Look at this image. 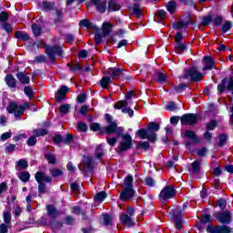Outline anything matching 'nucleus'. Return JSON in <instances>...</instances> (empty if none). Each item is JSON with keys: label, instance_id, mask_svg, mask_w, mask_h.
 I'll return each instance as SVG.
<instances>
[{"label": "nucleus", "instance_id": "35", "mask_svg": "<svg viewBox=\"0 0 233 233\" xmlns=\"http://www.w3.org/2000/svg\"><path fill=\"white\" fill-rule=\"evenodd\" d=\"M72 106H70V105L68 104H64L60 106L59 108V112L60 114H64V115H66V114H69L70 113V110H71Z\"/></svg>", "mask_w": 233, "mask_h": 233}, {"label": "nucleus", "instance_id": "16", "mask_svg": "<svg viewBox=\"0 0 233 233\" xmlns=\"http://www.w3.org/2000/svg\"><path fill=\"white\" fill-rule=\"evenodd\" d=\"M134 196H136V191L134 189H123L120 193V199L122 201H130Z\"/></svg>", "mask_w": 233, "mask_h": 233}, {"label": "nucleus", "instance_id": "33", "mask_svg": "<svg viewBox=\"0 0 233 233\" xmlns=\"http://www.w3.org/2000/svg\"><path fill=\"white\" fill-rule=\"evenodd\" d=\"M102 30L104 35H108L110 34V30H112V25L108 22H105L102 25Z\"/></svg>", "mask_w": 233, "mask_h": 233}, {"label": "nucleus", "instance_id": "9", "mask_svg": "<svg viewBox=\"0 0 233 233\" xmlns=\"http://www.w3.org/2000/svg\"><path fill=\"white\" fill-rule=\"evenodd\" d=\"M137 134L139 136L140 139H148V141H151V143L157 140L156 133H150L148 129H139L137 130Z\"/></svg>", "mask_w": 233, "mask_h": 233}, {"label": "nucleus", "instance_id": "37", "mask_svg": "<svg viewBox=\"0 0 233 233\" xmlns=\"http://www.w3.org/2000/svg\"><path fill=\"white\" fill-rule=\"evenodd\" d=\"M33 133L35 137H40V136H46L48 134V131H46V129L45 128H38L35 129Z\"/></svg>", "mask_w": 233, "mask_h": 233}, {"label": "nucleus", "instance_id": "47", "mask_svg": "<svg viewBox=\"0 0 233 233\" xmlns=\"http://www.w3.org/2000/svg\"><path fill=\"white\" fill-rule=\"evenodd\" d=\"M3 218H4V222L5 224H8L10 223V221H12V215L8 211L4 212Z\"/></svg>", "mask_w": 233, "mask_h": 233}, {"label": "nucleus", "instance_id": "17", "mask_svg": "<svg viewBox=\"0 0 233 233\" xmlns=\"http://www.w3.org/2000/svg\"><path fill=\"white\" fill-rule=\"evenodd\" d=\"M106 74L107 76H110L112 79H117L118 77H121V76L123 75V69L111 67L106 70Z\"/></svg>", "mask_w": 233, "mask_h": 233}, {"label": "nucleus", "instance_id": "48", "mask_svg": "<svg viewBox=\"0 0 233 233\" xmlns=\"http://www.w3.org/2000/svg\"><path fill=\"white\" fill-rule=\"evenodd\" d=\"M46 158L47 159L48 163L50 165H55L56 163V157L52 154V153H49L46 156Z\"/></svg>", "mask_w": 233, "mask_h": 233}, {"label": "nucleus", "instance_id": "13", "mask_svg": "<svg viewBox=\"0 0 233 233\" xmlns=\"http://www.w3.org/2000/svg\"><path fill=\"white\" fill-rule=\"evenodd\" d=\"M181 125H196L198 123V116L194 114H186L181 116Z\"/></svg>", "mask_w": 233, "mask_h": 233}, {"label": "nucleus", "instance_id": "38", "mask_svg": "<svg viewBox=\"0 0 233 233\" xmlns=\"http://www.w3.org/2000/svg\"><path fill=\"white\" fill-rule=\"evenodd\" d=\"M110 81H112L110 76H104L101 79V82H100L101 87L102 88H108V85H110Z\"/></svg>", "mask_w": 233, "mask_h": 233}, {"label": "nucleus", "instance_id": "40", "mask_svg": "<svg viewBox=\"0 0 233 233\" xmlns=\"http://www.w3.org/2000/svg\"><path fill=\"white\" fill-rule=\"evenodd\" d=\"M17 167L18 168L25 170V168H28V162H26L25 159H20L17 161Z\"/></svg>", "mask_w": 233, "mask_h": 233}, {"label": "nucleus", "instance_id": "60", "mask_svg": "<svg viewBox=\"0 0 233 233\" xmlns=\"http://www.w3.org/2000/svg\"><path fill=\"white\" fill-rule=\"evenodd\" d=\"M218 207L221 208V210H224L225 207H227V200L223 199V198H220L218 201Z\"/></svg>", "mask_w": 233, "mask_h": 233}, {"label": "nucleus", "instance_id": "30", "mask_svg": "<svg viewBox=\"0 0 233 233\" xmlns=\"http://www.w3.org/2000/svg\"><path fill=\"white\" fill-rule=\"evenodd\" d=\"M47 214L49 218H57V209L54 206L49 205L47 206Z\"/></svg>", "mask_w": 233, "mask_h": 233}, {"label": "nucleus", "instance_id": "57", "mask_svg": "<svg viewBox=\"0 0 233 233\" xmlns=\"http://www.w3.org/2000/svg\"><path fill=\"white\" fill-rule=\"evenodd\" d=\"M212 23V16L208 15L206 17H204L202 24L204 25V26H208V25H210Z\"/></svg>", "mask_w": 233, "mask_h": 233}, {"label": "nucleus", "instance_id": "59", "mask_svg": "<svg viewBox=\"0 0 233 233\" xmlns=\"http://www.w3.org/2000/svg\"><path fill=\"white\" fill-rule=\"evenodd\" d=\"M208 152V151L206 149V147H202L198 150L197 154H198V156L203 157L207 156Z\"/></svg>", "mask_w": 233, "mask_h": 233}, {"label": "nucleus", "instance_id": "5", "mask_svg": "<svg viewBox=\"0 0 233 233\" xmlns=\"http://www.w3.org/2000/svg\"><path fill=\"white\" fill-rule=\"evenodd\" d=\"M170 216L176 228H177V230H181V228H183V211L177 208L172 211Z\"/></svg>", "mask_w": 233, "mask_h": 233}, {"label": "nucleus", "instance_id": "63", "mask_svg": "<svg viewBox=\"0 0 233 233\" xmlns=\"http://www.w3.org/2000/svg\"><path fill=\"white\" fill-rule=\"evenodd\" d=\"M8 19V13L2 12L0 13V21L5 23Z\"/></svg>", "mask_w": 233, "mask_h": 233}, {"label": "nucleus", "instance_id": "29", "mask_svg": "<svg viewBox=\"0 0 233 233\" xmlns=\"http://www.w3.org/2000/svg\"><path fill=\"white\" fill-rule=\"evenodd\" d=\"M159 130V125L150 122L147 127V131L149 134H155L154 132H157Z\"/></svg>", "mask_w": 233, "mask_h": 233}, {"label": "nucleus", "instance_id": "39", "mask_svg": "<svg viewBox=\"0 0 233 233\" xmlns=\"http://www.w3.org/2000/svg\"><path fill=\"white\" fill-rule=\"evenodd\" d=\"M16 39H21L22 41H28L29 36L26 33L16 32L15 33Z\"/></svg>", "mask_w": 233, "mask_h": 233}, {"label": "nucleus", "instance_id": "64", "mask_svg": "<svg viewBox=\"0 0 233 233\" xmlns=\"http://www.w3.org/2000/svg\"><path fill=\"white\" fill-rule=\"evenodd\" d=\"M103 225H110V216L108 215H104L103 216Z\"/></svg>", "mask_w": 233, "mask_h": 233}, {"label": "nucleus", "instance_id": "1", "mask_svg": "<svg viewBox=\"0 0 233 233\" xmlns=\"http://www.w3.org/2000/svg\"><path fill=\"white\" fill-rule=\"evenodd\" d=\"M35 180L38 183L39 196H42V194H45L46 190V183H51L52 177H50L48 175H46L41 171H38L35 174Z\"/></svg>", "mask_w": 233, "mask_h": 233}, {"label": "nucleus", "instance_id": "36", "mask_svg": "<svg viewBox=\"0 0 233 233\" xmlns=\"http://www.w3.org/2000/svg\"><path fill=\"white\" fill-rule=\"evenodd\" d=\"M18 177L24 183H26L30 179V173H28L27 171H24L18 175Z\"/></svg>", "mask_w": 233, "mask_h": 233}, {"label": "nucleus", "instance_id": "45", "mask_svg": "<svg viewBox=\"0 0 233 233\" xmlns=\"http://www.w3.org/2000/svg\"><path fill=\"white\" fill-rule=\"evenodd\" d=\"M32 30H33V34L34 35H41V27L39 25H37L36 24H34L32 25Z\"/></svg>", "mask_w": 233, "mask_h": 233}, {"label": "nucleus", "instance_id": "25", "mask_svg": "<svg viewBox=\"0 0 233 233\" xmlns=\"http://www.w3.org/2000/svg\"><path fill=\"white\" fill-rule=\"evenodd\" d=\"M154 81H157V83H167V75L163 73H156L153 76Z\"/></svg>", "mask_w": 233, "mask_h": 233}, {"label": "nucleus", "instance_id": "49", "mask_svg": "<svg viewBox=\"0 0 233 233\" xmlns=\"http://www.w3.org/2000/svg\"><path fill=\"white\" fill-rule=\"evenodd\" d=\"M35 143H37V138L35 137H30L27 139L28 147H34V146H35Z\"/></svg>", "mask_w": 233, "mask_h": 233}, {"label": "nucleus", "instance_id": "8", "mask_svg": "<svg viewBox=\"0 0 233 233\" xmlns=\"http://www.w3.org/2000/svg\"><path fill=\"white\" fill-rule=\"evenodd\" d=\"M174 196H176V189L172 186L164 187L159 194V198L163 201H167V199H172Z\"/></svg>", "mask_w": 233, "mask_h": 233}, {"label": "nucleus", "instance_id": "53", "mask_svg": "<svg viewBox=\"0 0 233 233\" xmlns=\"http://www.w3.org/2000/svg\"><path fill=\"white\" fill-rule=\"evenodd\" d=\"M24 92L29 97H32L34 96V91L32 90V87H30V86H25L24 88Z\"/></svg>", "mask_w": 233, "mask_h": 233}, {"label": "nucleus", "instance_id": "58", "mask_svg": "<svg viewBox=\"0 0 233 233\" xmlns=\"http://www.w3.org/2000/svg\"><path fill=\"white\" fill-rule=\"evenodd\" d=\"M106 141L110 145V147H115L116 144L117 143V138H116V137H107Z\"/></svg>", "mask_w": 233, "mask_h": 233}, {"label": "nucleus", "instance_id": "43", "mask_svg": "<svg viewBox=\"0 0 233 233\" xmlns=\"http://www.w3.org/2000/svg\"><path fill=\"white\" fill-rule=\"evenodd\" d=\"M167 10L169 12V14L176 12V2H168L167 5Z\"/></svg>", "mask_w": 233, "mask_h": 233}, {"label": "nucleus", "instance_id": "26", "mask_svg": "<svg viewBox=\"0 0 233 233\" xmlns=\"http://www.w3.org/2000/svg\"><path fill=\"white\" fill-rule=\"evenodd\" d=\"M185 137H188L192 141V143H199V138L196 136V133L194 131L187 130L185 132Z\"/></svg>", "mask_w": 233, "mask_h": 233}, {"label": "nucleus", "instance_id": "62", "mask_svg": "<svg viewBox=\"0 0 233 233\" xmlns=\"http://www.w3.org/2000/svg\"><path fill=\"white\" fill-rule=\"evenodd\" d=\"M80 26H86V28H90L92 26V24L88 20H82L80 22Z\"/></svg>", "mask_w": 233, "mask_h": 233}, {"label": "nucleus", "instance_id": "2", "mask_svg": "<svg viewBox=\"0 0 233 233\" xmlns=\"http://www.w3.org/2000/svg\"><path fill=\"white\" fill-rule=\"evenodd\" d=\"M28 108V104L18 105L15 102H9L8 106L6 108L9 114H14L15 117L20 118L23 114H25V110Z\"/></svg>", "mask_w": 233, "mask_h": 233}, {"label": "nucleus", "instance_id": "6", "mask_svg": "<svg viewBox=\"0 0 233 233\" xmlns=\"http://www.w3.org/2000/svg\"><path fill=\"white\" fill-rule=\"evenodd\" d=\"M134 214V208H128L127 213H123L120 217L121 223H123V225H126V227H134V225H136V222H134V219L132 218Z\"/></svg>", "mask_w": 233, "mask_h": 233}, {"label": "nucleus", "instance_id": "4", "mask_svg": "<svg viewBox=\"0 0 233 233\" xmlns=\"http://www.w3.org/2000/svg\"><path fill=\"white\" fill-rule=\"evenodd\" d=\"M183 77L185 79H191V81H201V79L204 77V75L203 73L199 72L198 68L191 67L190 69H186L184 71Z\"/></svg>", "mask_w": 233, "mask_h": 233}, {"label": "nucleus", "instance_id": "12", "mask_svg": "<svg viewBox=\"0 0 233 233\" xmlns=\"http://www.w3.org/2000/svg\"><path fill=\"white\" fill-rule=\"evenodd\" d=\"M216 219L219 221V223H222L223 225H228L230 223V212L228 211H222L218 212L215 215Z\"/></svg>", "mask_w": 233, "mask_h": 233}, {"label": "nucleus", "instance_id": "23", "mask_svg": "<svg viewBox=\"0 0 233 233\" xmlns=\"http://www.w3.org/2000/svg\"><path fill=\"white\" fill-rule=\"evenodd\" d=\"M16 77L22 85H28V83H30V76H26L23 72L17 73Z\"/></svg>", "mask_w": 233, "mask_h": 233}, {"label": "nucleus", "instance_id": "7", "mask_svg": "<svg viewBox=\"0 0 233 233\" xmlns=\"http://www.w3.org/2000/svg\"><path fill=\"white\" fill-rule=\"evenodd\" d=\"M105 117L108 123V126L105 127L106 134H114L117 132V130H121L120 127L117 128V124L116 123V121L112 120V116H110L109 114H106Z\"/></svg>", "mask_w": 233, "mask_h": 233}, {"label": "nucleus", "instance_id": "46", "mask_svg": "<svg viewBox=\"0 0 233 233\" xmlns=\"http://www.w3.org/2000/svg\"><path fill=\"white\" fill-rule=\"evenodd\" d=\"M232 28V22L227 21L225 24L222 25V32L227 33L228 30Z\"/></svg>", "mask_w": 233, "mask_h": 233}, {"label": "nucleus", "instance_id": "22", "mask_svg": "<svg viewBox=\"0 0 233 233\" xmlns=\"http://www.w3.org/2000/svg\"><path fill=\"white\" fill-rule=\"evenodd\" d=\"M212 68H214V60L210 56H205L203 70H212Z\"/></svg>", "mask_w": 233, "mask_h": 233}, {"label": "nucleus", "instance_id": "50", "mask_svg": "<svg viewBox=\"0 0 233 233\" xmlns=\"http://www.w3.org/2000/svg\"><path fill=\"white\" fill-rule=\"evenodd\" d=\"M137 147L138 148H143L144 150H147V148L150 147V144H148V142L147 141L139 142Z\"/></svg>", "mask_w": 233, "mask_h": 233}, {"label": "nucleus", "instance_id": "61", "mask_svg": "<svg viewBox=\"0 0 233 233\" xmlns=\"http://www.w3.org/2000/svg\"><path fill=\"white\" fill-rule=\"evenodd\" d=\"M212 221V217L210 215H205L201 218V223H210Z\"/></svg>", "mask_w": 233, "mask_h": 233}, {"label": "nucleus", "instance_id": "21", "mask_svg": "<svg viewBox=\"0 0 233 233\" xmlns=\"http://www.w3.org/2000/svg\"><path fill=\"white\" fill-rule=\"evenodd\" d=\"M134 178L132 177V176H127L125 179H124V186L123 188L124 189H128V190H134Z\"/></svg>", "mask_w": 233, "mask_h": 233}, {"label": "nucleus", "instance_id": "24", "mask_svg": "<svg viewBox=\"0 0 233 233\" xmlns=\"http://www.w3.org/2000/svg\"><path fill=\"white\" fill-rule=\"evenodd\" d=\"M5 80L7 86H9L10 88H15V85H16L17 81L15 79L14 76L7 75L5 78Z\"/></svg>", "mask_w": 233, "mask_h": 233}, {"label": "nucleus", "instance_id": "55", "mask_svg": "<svg viewBox=\"0 0 233 233\" xmlns=\"http://www.w3.org/2000/svg\"><path fill=\"white\" fill-rule=\"evenodd\" d=\"M218 127V122L216 120H211L208 124V130H214Z\"/></svg>", "mask_w": 233, "mask_h": 233}, {"label": "nucleus", "instance_id": "56", "mask_svg": "<svg viewBox=\"0 0 233 233\" xmlns=\"http://www.w3.org/2000/svg\"><path fill=\"white\" fill-rule=\"evenodd\" d=\"M15 151V145L14 144H9L7 147H5V152L8 154H12V152Z\"/></svg>", "mask_w": 233, "mask_h": 233}, {"label": "nucleus", "instance_id": "20", "mask_svg": "<svg viewBox=\"0 0 233 233\" xmlns=\"http://www.w3.org/2000/svg\"><path fill=\"white\" fill-rule=\"evenodd\" d=\"M66 92H68V86H63L62 87H60V89L56 94V101H63V99H65V96H66Z\"/></svg>", "mask_w": 233, "mask_h": 233}, {"label": "nucleus", "instance_id": "11", "mask_svg": "<svg viewBox=\"0 0 233 233\" xmlns=\"http://www.w3.org/2000/svg\"><path fill=\"white\" fill-rule=\"evenodd\" d=\"M230 90L233 94V79L224 78L222 83L218 86V92H225V89Z\"/></svg>", "mask_w": 233, "mask_h": 233}, {"label": "nucleus", "instance_id": "14", "mask_svg": "<svg viewBox=\"0 0 233 233\" xmlns=\"http://www.w3.org/2000/svg\"><path fill=\"white\" fill-rule=\"evenodd\" d=\"M46 52L49 57V59H51V61H54L55 59V56H63V49H61V47L59 46H48L46 49Z\"/></svg>", "mask_w": 233, "mask_h": 233}, {"label": "nucleus", "instance_id": "42", "mask_svg": "<svg viewBox=\"0 0 233 233\" xmlns=\"http://www.w3.org/2000/svg\"><path fill=\"white\" fill-rule=\"evenodd\" d=\"M84 165L87 170L92 168V158L90 157H84Z\"/></svg>", "mask_w": 233, "mask_h": 233}, {"label": "nucleus", "instance_id": "10", "mask_svg": "<svg viewBox=\"0 0 233 233\" xmlns=\"http://www.w3.org/2000/svg\"><path fill=\"white\" fill-rule=\"evenodd\" d=\"M207 232L208 233H232V229L228 226H208Z\"/></svg>", "mask_w": 233, "mask_h": 233}, {"label": "nucleus", "instance_id": "3", "mask_svg": "<svg viewBox=\"0 0 233 233\" xmlns=\"http://www.w3.org/2000/svg\"><path fill=\"white\" fill-rule=\"evenodd\" d=\"M128 105H132L130 100H120L114 105L116 110H122L123 114H128L129 117H134V110L128 107Z\"/></svg>", "mask_w": 233, "mask_h": 233}, {"label": "nucleus", "instance_id": "27", "mask_svg": "<svg viewBox=\"0 0 233 233\" xmlns=\"http://www.w3.org/2000/svg\"><path fill=\"white\" fill-rule=\"evenodd\" d=\"M121 5L117 4L116 1H109L108 3V12H116V10H120Z\"/></svg>", "mask_w": 233, "mask_h": 233}, {"label": "nucleus", "instance_id": "18", "mask_svg": "<svg viewBox=\"0 0 233 233\" xmlns=\"http://www.w3.org/2000/svg\"><path fill=\"white\" fill-rule=\"evenodd\" d=\"M93 5L96 6V10L100 14H105L106 12V0H91Z\"/></svg>", "mask_w": 233, "mask_h": 233}, {"label": "nucleus", "instance_id": "44", "mask_svg": "<svg viewBox=\"0 0 233 233\" xmlns=\"http://www.w3.org/2000/svg\"><path fill=\"white\" fill-rule=\"evenodd\" d=\"M166 109L169 110V112H174L175 110H177V106H176V103L174 102H168L166 106Z\"/></svg>", "mask_w": 233, "mask_h": 233}, {"label": "nucleus", "instance_id": "28", "mask_svg": "<svg viewBox=\"0 0 233 233\" xmlns=\"http://www.w3.org/2000/svg\"><path fill=\"white\" fill-rule=\"evenodd\" d=\"M187 50V46H185V44L183 43H177L176 44V46H175V52L177 54H183L185 51Z\"/></svg>", "mask_w": 233, "mask_h": 233}, {"label": "nucleus", "instance_id": "31", "mask_svg": "<svg viewBox=\"0 0 233 233\" xmlns=\"http://www.w3.org/2000/svg\"><path fill=\"white\" fill-rule=\"evenodd\" d=\"M106 198V192L101 191L95 196V201L101 203Z\"/></svg>", "mask_w": 233, "mask_h": 233}, {"label": "nucleus", "instance_id": "34", "mask_svg": "<svg viewBox=\"0 0 233 233\" xmlns=\"http://www.w3.org/2000/svg\"><path fill=\"white\" fill-rule=\"evenodd\" d=\"M95 156L96 159H101V157L105 156V152L103 151V145H99L96 147Z\"/></svg>", "mask_w": 233, "mask_h": 233}, {"label": "nucleus", "instance_id": "51", "mask_svg": "<svg viewBox=\"0 0 233 233\" xmlns=\"http://www.w3.org/2000/svg\"><path fill=\"white\" fill-rule=\"evenodd\" d=\"M133 12L137 17H140V15L143 14V11H141V7H139V5H134Z\"/></svg>", "mask_w": 233, "mask_h": 233}, {"label": "nucleus", "instance_id": "15", "mask_svg": "<svg viewBox=\"0 0 233 233\" xmlns=\"http://www.w3.org/2000/svg\"><path fill=\"white\" fill-rule=\"evenodd\" d=\"M123 141L120 143L119 150L121 152H125V150H128L132 147V137L130 135H123Z\"/></svg>", "mask_w": 233, "mask_h": 233}, {"label": "nucleus", "instance_id": "41", "mask_svg": "<svg viewBox=\"0 0 233 233\" xmlns=\"http://www.w3.org/2000/svg\"><path fill=\"white\" fill-rule=\"evenodd\" d=\"M228 140V137L227 135H220L219 140H218L219 147H225V145H227Z\"/></svg>", "mask_w": 233, "mask_h": 233}, {"label": "nucleus", "instance_id": "19", "mask_svg": "<svg viewBox=\"0 0 233 233\" xmlns=\"http://www.w3.org/2000/svg\"><path fill=\"white\" fill-rule=\"evenodd\" d=\"M189 172H192L194 176H198V174L201 172V161L195 160L193 163H191Z\"/></svg>", "mask_w": 233, "mask_h": 233}, {"label": "nucleus", "instance_id": "52", "mask_svg": "<svg viewBox=\"0 0 233 233\" xmlns=\"http://www.w3.org/2000/svg\"><path fill=\"white\" fill-rule=\"evenodd\" d=\"M90 128L91 130H93V132H99V130H101V125L97 123H93L90 125Z\"/></svg>", "mask_w": 233, "mask_h": 233}, {"label": "nucleus", "instance_id": "54", "mask_svg": "<svg viewBox=\"0 0 233 233\" xmlns=\"http://www.w3.org/2000/svg\"><path fill=\"white\" fill-rule=\"evenodd\" d=\"M77 127L78 130H80L81 132H86V130H88V127L83 122L78 123Z\"/></svg>", "mask_w": 233, "mask_h": 233}, {"label": "nucleus", "instance_id": "32", "mask_svg": "<svg viewBox=\"0 0 233 233\" xmlns=\"http://www.w3.org/2000/svg\"><path fill=\"white\" fill-rule=\"evenodd\" d=\"M49 172L53 177H59L60 176H63V170L60 168L53 167L49 169Z\"/></svg>", "mask_w": 233, "mask_h": 233}]
</instances>
